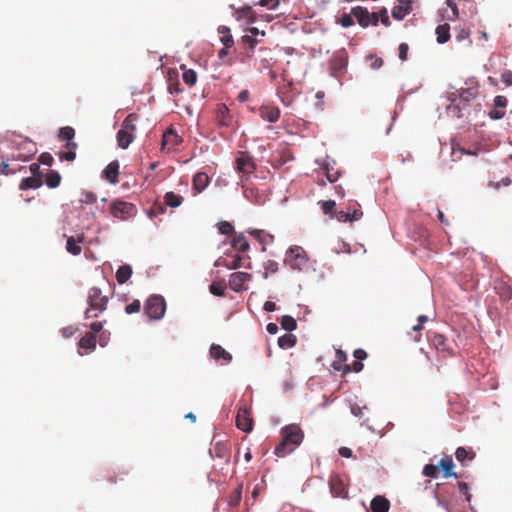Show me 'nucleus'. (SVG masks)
Wrapping results in <instances>:
<instances>
[{
	"label": "nucleus",
	"instance_id": "1",
	"mask_svg": "<svg viewBox=\"0 0 512 512\" xmlns=\"http://www.w3.org/2000/svg\"><path fill=\"white\" fill-rule=\"evenodd\" d=\"M281 441L274 448L277 457H285L295 451L303 442L305 434L300 425L288 424L280 430Z\"/></svg>",
	"mask_w": 512,
	"mask_h": 512
},
{
	"label": "nucleus",
	"instance_id": "2",
	"mask_svg": "<svg viewBox=\"0 0 512 512\" xmlns=\"http://www.w3.org/2000/svg\"><path fill=\"white\" fill-rule=\"evenodd\" d=\"M109 297L103 294L100 287H91L87 293V305L84 312L85 319L99 317L108 307Z\"/></svg>",
	"mask_w": 512,
	"mask_h": 512
},
{
	"label": "nucleus",
	"instance_id": "3",
	"mask_svg": "<svg viewBox=\"0 0 512 512\" xmlns=\"http://www.w3.org/2000/svg\"><path fill=\"white\" fill-rule=\"evenodd\" d=\"M139 116L136 113H130L122 122L121 128L117 132V144L122 149H127L135 139L136 122Z\"/></svg>",
	"mask_w": 512,
	"mask_h": 512
},
{
	"label": "nucleus",
	"instance_id": "4",
	"mask_svg": "<svg viewBox=\"0 0 512 512\" xmlns=\"http://www.w3.org/2000/svg\"><path fill=\"white\" fill-rule=\"evenodd\" d=\"M285 264L291 269L303 271L309 266V260L305 250L300 246L291 247L285 256Z\"/></svg>",
	"mask_w": 512,
	"mask_h": 512
},
{
	"label": "nucleus",
	"instance_id": "5",
	"mask_svg": "<svg viewBox=\"0 0 512 512\" xmlns=\"http://www.w3.org/2000/svg\"><path fill=\"white\" fill-rule=\"evenodd\" d=\"M235 170L240 176L241 182L248 181L256 170V164L252 156L247 152H238L235 159Z\"/></svg>",
	"mask_w": 512,
	"mask_h": 512
},
{
	"label": "nucleus",
	"instance_id": "6",
	"mask_svg": "<svg viewBox=\"0 0 512 512\" xmlns=\"http://www.w3.org/2000/svg\"><path fill=\"white\" fill-rule=\"evenodd\" d=\"M166 302L160 295L150 296L144 304V312L151 320H159L164 316Z\"/></svg>",
	"mask_w": 512,
	"mask_h": 512
},
{
	"label": "nucleus",
	"instance_id": "7",
	"mask_svg": "<svg viewBox=\"0 0 512 512\" xmlns=\"http://www.w3.org/2000/svg\"><path fill=\"white\" fill-rule=\"evenodd\" d=\"M110 213L120 220H128L137 214V208L133 203L118 199L111 203Z\"/></svg>",
	"mask_w": 512,
	"mask_h": 512
},
{
	"label": "nucleus",
	"instance_id": "8",
	"mask_svg": "<svg viewBox=\"0 0 512 512\" xmlns=\"http://www.w3.org/2000/svg\"><path fill=\"white\" fill-rule=\"evenodd\" d=\"M37 152L36 144L29 139H20L15 142V152L11 158L15 160L28 161Z\"/></svg>",
	"mask_w": 512,
	"mask_h": 512
},
{
	"label": "nucleus",
	"instance_id": "9",
	"mask_svg": "<svg viewBox=\"0 0 512 512\" xmlns=\"http://www.w3.org/2000/svg\"><path fill=\"white\" fill-rule=\"evenodd\" d=\"M428 340L443 358L454 355L453 347L442 334L430 332L428 333Z\"/></svg>",
	"mask_w": 512,
	"mask_h": 512
},
{
	"label": "nucleus",
	"instance_id": "10",
	"mask_svg": "<svg viewBox=\"0 0 512 512\" xmlns=\"http://www.w3.org/2000/svg\"><path fill=\"white\" fill-rule=\"evenodd\" d=\"M348 64V54L345 49L336 51L330 59V69L334 77H340Z\"/></svg>",
	"mask_w": 512,
	"mask_h": 512
},
{
	"label": "nucleus",
	"instance_id": "11",
	"mask_svg": "<svg viewBox=\"0 0 512 512\" xmlns=\"http://www.w3.org/2000/svg\"><path fill=\"white\" fill-rule=\"evenodd\" d=\"M352 15L357 19L359 25L364 28L368 27L369 25L377 26L379 22L377 13H370L367 8L362 6H356L352 8Z\"/></svg>",
	"mask_w": 512,
	"mask_h": 512
},
{
	"label": "nucleus",
	"instance_id": "12",
	"mask_svg": "<svg viewBox=\"0 0 512 512\" xmlns=\"http://www.w3.org/2000/svg\"><path fill=\"white\" fill-rule=\"evenodd\" d=\"M212 458L221 460L228 465L231 460V449L225 442H216L209 451Z\"/></svg>",
	"mask_w": 512,
	"mask_h": 512
},
{
	"label": "nucleus",
	"instance_id": "13",
	"mask_svg": "<svg viewBox=\"0 0 512 512\" xmlns=\"http://www.w3.org/2000/svg\"><path fill=\"white\" fill-rule=\"evenodd\" d=\"M251 280V275L246 272H234L229 276V287L236 291L240 292L245 288V284Z\"/></svg>",
	"mask_w": 512,
	"mask_h": 512
},
{
	"label": "nucleus",
	"instance_id": "14",
	"mask_svg": "<svg viewBox=\"0 0 512 512\" xmlns=\"http://www.w3.org/2000/svg\"><path fill=\"white\" fill-rule=\"evenodd\" d=\"M330 491L333 496L346 497L348 490L345 481L339 475H332L329 480Z\"/></svg>",
	"mask_w": 512,
	"mask_h": 512
},
{
	"label": "nucleus",
	"instance_id": "15",
	"mask_svg": "<svg viewBox=\"0 0 512 512\" xmlns=\"http://www.w3.org/2000/svg\"><path fill=\"white\" fill-rule=\"evenodd\" d=\"M354 206H358V208L349 207L347 211H338L336 213L337 220L340 222H353L361 219L363 212L361 211L360 206L356 202L354 203Z\"/></svg>",
	"mask_w": 512,
	"mask_h": 512
},
{
	"label": "nucleus",
	"instance_id": "16",
	"mask_svg": "<svg viewBox=\"0 0 512 512\" xmlns=\"http://www.w3.org/2000/svg\"><path fill=\"white\" fill-rule=\"evenodd\" d=\"M236 426L244 432H251L253 429V419L247 409H239L236 416Z\"/></svg>",
	"mask_w": 512,
	"mask_h": 512
},
{
	"label": "nucleus",
	"instance_id": "17",
	"mask_svg": "<svg viewBox=\"0 0 512 512\" xmlns=\"http://www.w3.org/2000/svg\"><path fill=\"white\" fill-rule=\"evenodd\" d=\"M261 118L269 123H275L280 118V109L277 106L264 104L259 109Z\"/></svg>",
	"mask_w": 512,
	"mask_h": 512
},
{
	"label": "nucleus",
	"instance_id": "18",
	"mask_svg": "<svg viewBox=\"0 0 512 512\" xmlns=\"http://www.w3.org/2000/svg\"><path fill=\"white\" fill-rule=\"evenodd\" d=\"M215 121L219 127H229L232 124V116L229 109L224 104L217 105L215 111Z\"/></svg>",
	"mask_w": 512,
	"mask_h": 512
},
{
	"label": "nucleus",
	"instance_id": "19",
	"mask_svg": "<svg viewBox=\"0 0 512 512\" xmlns=\"http://www.w3.org/2000/svg\"><path fill=\"white\" fill-rule=\"evenodd\" d=\"M243 193L247 200L255 204H263L266 201V196L264 193H261L256 187L242 184Z\"/></svg>",
	"mask_w": 512,
	"mask_h": 512
},
{
	"label": "nucleus",
	"instance_id": "20",
	"mask_svg": "<svg viewBox=\"0 0 512 512\" xmlns=\"http://www.w3.org/2000/svg\"><path fill=\"white\" fill-rule=\"evenodd\" d=\"M119 162L114 160L110 162L103 170L102 177L110 184H117L119 182Z\"/></svg>",
	"mask_w": 512,
	"mask_h": 512
},
{
	"label": "nucleus",
	"instance_id": "21",
	"mask_svg": "<svg viewBox=\"0 0 512 512\" xmlns=\"http://www.w3.org/2000/svg\"><path fill=\"white\" fill-rule=\"evenodd\" d=\"M412 10L411 0H398V4L392 8V17L396 20H403Z\"/></svg>",
	"mask_w": 512,
	"mask_h": 512
},
{
	"label": "nucleus",
	"instance_id": "22",
	"mask_svg": "<svg viewBox=\"0 0 512 512\" xmlns=\"http://www.w3.org/2000/svg\"><path fill=\"white\" fill-rule=\"evenodd\" d=\"M182 142V138L173 129H167L162 138V149H174Z\"/></svg>",
	"mask_w": 512,
	"mask_h": 512
},
{
	"label": "nucleus",
	"instance_id": "23",
	"mask_svg": "<svg viewBox=\"0 0 512 512\" xmlns=\"http://www.w3.org/2000/svg\"><path fill=\"white\" fill-rule=\"evenodd\" d=\"M210 356L216 361L222 360L224 364H228L232 361V355L218 344L211 345Z\"/></svg>",
	"mask_w": 512,
	"mask_h": 512
},
{
	"label": "nucleus",
	"instance_id": "24",
	"mask_svg": "<svg viewBox=\"0 0 512 512\" xmlns=\"http://www.w3.org/2000/svg\"><path fill=\"white\" fill-rule=\"evenodd\" d=\"M370 508L372 512H388L390 502L386 497L378 495L372 499Z\"/></svg>",
	"mask_w": 512,
	"mask_h": 512
},
{
	"label": "nucleus",
	"instance_id": "25",
	"mask_svg": "<svg viewBox=\"0 0 512 512\" xmlns=\"http://www.w3.org/2000/svg\"><path fill=\"white\" fill-rule=\"evenodd\" d=\"M209 182H210V178L206 173L198 172L193 177V189L197 193H200L208 186Z\"/></svg>",
	"mask_w": 512,
	"mask_h": 512
},
{
	"label": "nucleus",
	"instance_id": "26",
	"mask_svg": "<svg viewBox=\"0 0 512 512\" xmlns=\"http://www.w3.org/2000/svg\"><path fill=\"white\" fill-rule=\"evenodd\" d=\"M231 246L238 252H246L249 249V242L242 233L234 234L231 240Z\"/></svg>",
	"mask_w": 512,
	"mask_h": 512
},
{
	"label": "nucleus",
	"instance_id": "27",
	"mask_svg": "<svg viewBox=\"0 0 512 512\" xmlns=\"http://www.w3.org/2000/svg\"><path fill=\"white\" fill-rule=\"evenodd\" d=\"M80 349L93 351L96 348V336L93 332H87L79 341Z\"/></svg>",
	"mask_w": 512,
	"mask_h": 512
},
{
	"label": "nucleus",
	"instance_id": "28",
	"mask_svg": "<svg viewBox=\"0 0 512 512\" xmlns=\"http://www.w3.org/2000/svg\"><path fill=\"white\" fill-rule=\"evenodd\" d=\"M42 185V178L38 176H31L23 178L20 182L19 188L21 190L37 189Z\"/></svg>",
	"mask_w": 512,
	"mask_h": 512
},
{
	"label": "nucleus",
	"instance_id": "29",
	"mask_svg": "<svg viewBox=\"0 0 512 512\" xmlns=\"http://www.w3.org/2000/svg\"><path fill=\"white\" fill-rule=\"evenodd\" d=\"M84 239V236L81 235L80 237H78V239L76 240L74 237H68L67 238V242H66V250L67 252H69L70 254L74 255V256H77L81 253L82 249H81V246L79 245V243H81Z\"/></svg>",
	"mask_w": 512,
	"mask_h": 512
},
{
	"label": "nucleus",
	"instance_id": "30",
	"mask_svg": "<svg viewBox=\"0 0 512 512\" xmlns=\"http://www.w3.org/2000/svg\"><path fill=\"white\" fill-rule=\"evenodd\" d=\"M132 276V268L130 265L124 264L116 271V280L119 284H124Z\"/></svg>",
	"mask_w": 512,
	"mask_h": 512
},
{
	"label": "nucleus",
	"instance_id": "31",
	"mask_svg": "<svg viewBox=\"0 0 512 512\" xmlns=\"http://www.w3.org/2000/svg\"><path fill=\"white\" fill-rule=\"evenodd\" d=\"M439 466L443 471V475L446 478L449 477H457V475L452 471L454 467V463L451 457H446L440 460Z\"/></svg>",
	"mask_w": 512,
	"mask_h": 512
},
{
	"label": "nucleus",
	"instance_id": "32",
	"mask_svg": "<svg viewBox=\"0 0 512 512\" xmlns=\"http://www.w3.org/2000/svg\"><path fill=\"white\" fill-rule=\"evenodd\" d=\"M241 262H242V257L237 254V255L233 256L231 260H220V259L217 260L215 262V266L223 265L227 269L234 270V269L241 267V265H242Z\"/></svg>",
	"mask_w": 512,
	"mask_h": 512
},
{
	"label": "nucleus",
	"instance_id": "33",
	"mask_svg": "<svg viewBox=\"0 0 512 512\" xmlns=\"http://www.w3.org/2000/svg\"><path fill=\"white\" fill-rule=\"evenodd\" d=\"M219 34H221L220 41L226 48H231L234 45L233 37L230 33V29L227 26H219Z\"/></svg>",
	"mask_w": 512,
	"mask_h": 512
},
{
	"label": "nucleus",
	"instance_id": "34",
	"mask_svg": "<svg viewBox=\"0 0 512 512\" xmlns=\"http://www.w3.org/2000/svg\"><path fill=\"white\" fill-rule=\"evenodd\" d=\"M435 32L437 42L440 44L446 43L450 39V26L447 23L437 26Z\"/></svg>",
	"mask_w": 512,
	"mask_h": 512
},
{
	"label": "nucleus",
	"instance_id": "35",
	"mask_svg": "<svg viewBox=\"0 0 512 512\" xmlns=\"http://www.w3.org/2000/svg\"><path fill=\"white\" fill-rule=\"evenodd\" d=\"M297 338L291 333H286L278 338V345L282 349L292 348L296 345Z\"/></svg>",
	"mask_w": 512,
	"mask_h": 512
},
{
	"label": "nucleus",
	"instance_id": "36",
	"mask_svg": "<svg viewBox=\"0 0 512 512\" xmlns=\"http://www.w3.org/2000/svg\"><path fill=\"white\" fill-rule=\"evenodd\" d=\"M183 197L174 192H167L164 196V204L176 208L182 204Z\"/></svg>",
	"mask_w": 512,
	"mask_h": 512
},
{
	"label": "nucleus",
	"instance_id": "37",
	"mask_svg": "<svg viewBox=\"0 0 512 512\" xmlns=\"http://www.w3.org/2000/svg\"><path fill=\"white\" fill-rule=\"evenodd\" d=\"M242 489H243V484L240 483L235 488V490L233 492H231V494L228 496L229 506L237 507L240 504L241 498H242Z\"/></svg>",
	"mask_w": 512,
	"mask_h": 512
},
{
	"label": "nucleus",
	"instance_id": "38",
	"mask_svg": "<svg viewBox=\"0 0 512 512\" xmlns=\"http://www.w3.org/2000/svg\"><path fill=\"white\" fill-rule=\"evenodd\" d=\"M456 459L464 463L465 460H473L476 456L475 452L472 449L467 450L464 447H458L455 452Z\"/></svg>",
	"mask_w": 512,
	"mask_h": 512
},
{
	"label": "nucleus",
	"instance_id": "39",
	"mask_svg": "<svg viewBox=\"0 0 512 512\" xmlns=\"http://www.w3.org/2000/svg\"><path fill=\"white\" fill-rule=\"evenodd\" d=\"M61 176L55 170H50L45 177V183L49 188H56L60 185Z\"/></svg>",
	"mask_w": 512,
	"mask_h": 512
},
{
	"label": "nucleus",
	"instance_id": "40",
	"mask_svg": "<svg viewBox=\"0 0 512 512\" xmlns=\"http://www.w3.org/2000/svg\"><path fill=\"white\" fill-rule=\"evenodd\" d=\"M242 42L244 44L248 45V49L246 51V56L249 58L252 57V55L254 53V49L258 43L257 38L250 36L249 34H246V35L242 36Z\"/></svg>",
	"mask_w": 512,
	"mask_h": 512
},
{
	"label": "nucleus",
	"instance_id": "41",
	"mask_svg": "<svg viewBox=\"0 0 512 512\" xmlns=\"http://www.w3.org/2000/svg\"><path fill=\"white\" fill-rule=\"evenodd\" d=\"M497 294L504 301H508L511 299L512 291L511 288L505 283H499L495 286Z\"/></svg>",
	"mask_w": 512,
	"mask_h": 512
},
{
	"label": "nucleus",
	"instance_id": "42",
	"mask_svg": "<svg viewBox=\"0 0 512 512\" xmlns=\"http://www.w3.org/2000/svg\"><path fill=\"white\" fill-rule=\"evenodd\" d=\"M280 324L282 328L288 332H291L297 328L296 320L289 315H285L281 317Z\"/></svg>",
	"mask_w": 512,
	"mask_h": 512
},
{
	"label": "nucleus",
	"instance_id": "43",
	"mask_svg": "<svg viewBox=\"0 0 512 512\" xmlns=\"http://www.w3.org/2000/svg\"><path fill=\"white\" fill-rule=\"evenodd\" d=\"M226 290L225 282H212L209 286V291L215 296H224Z\"/></svg>",
	"mask_w": 512,
	"mask_h": 512
},
{
	"label": "nucleus",
	"instance_id": "44",
	"mask_svg": "<svg viewBox=\"0 0 512 512\" xmlns=\"http://www.w3.org/2000/svg\"><path fill=\"white\" fill-rule=\"evenodd\" d=\"M75 136V130L70 126H65L59 130V139L62 141H71Z\"/></svg>",
	"mask_w": 512,
	"mask_h": 512
},
{
	"label": "nucleus",
	"instance_id": "45",
	"mask_svg": "<svg viewBox=\"0 0 512 512\" xmlns=\"http://www.w3.org/2000/svg\"><path fill=\"white\" fill-rule=\"evenodd\" d=\"M182 78H183V81L189 85V86H193L196 84L197 82V74L194 70L192 69H186L184 70L183 74H182Z\"/></svg>",
	"mask_w": 512,
	"mask_h": 512
},
{
	"label": "nucleus",
	"instance_id": "46",
	"mask_svg": "<svg viewBox=\"0 0 512 512\" xmlns=\"http://www.w3.org/2000/svg\"><path fill=\"white\" fill-rule=\"evenodd\" d=\"M251 235H253L256 239L259 240L260 243H262L264 245L273 241V236L265 233L262 230L252 231Z\"/></svg>",
	"mask_w": 512,
	"mask_h": 512
},
{
	"label": "nucleus",
	"instance_id": "47",
	"mask_svg": "<svg viewBox=\"0 0 512 512\" xmlns=\"http://www.w3.org/2000/svg\"><path fill=\"white\" fill-rule=\"evenodd\" d=\"M261 52L265 55L260 59L259 70L263 71L264 69H269L271 67V57H268L269 49L261 48Z\"/></svg>",
	"mask_w": 512,
	"mask_h": 512
},
{
	"label": "nucleus",
	"instance_id": "48",
	"mask_svg": "<svg viewBox=\"0 0 512 512\" xmlns=\"http://www.w3.org/2000/svg\"><path fill=\"white\" fill-rule=\"evenodd\" d=\"M218 230L221 234L231 235L234 233V227L227 221H221L218 223Z\"/></svg>",
	"mask_w": 512,
	"mask_h": 512
},
{
	"label": "nucleus",
	"instance_id": "49",
	"mask_svg": "<svg viewBox=\"0 0 512 512\" xmlns=\"http://www.w3.org/2000/svg\"><path fill=\"white\" fill-rule=\"evenodd\" d=\"M321 208L324 214L326 215H333L334 214V208L336 206L335 201L328 200V201H321Z\"/></svg>",
	"mask_w": 512,
	"mask_h": 512
},
{
	"label": "nucleus",
	"instance_id": "50",
	"mask_svg": "<svg viewBox=\"0 0 512 512\" xmlns=\"http://www.w3.org/2000/svg\"><path fill=\"white\" fill-rule=\"evenodd\" d=\"M446 5L451 9V15L447 16V19L454 21L459 17V10L457 4L453 0H447Z\"/></svg>",
	"mask_w": 512,
	"mask_h": 512
},
{
	"label": "nucleus",
	"instance_id": "51",
	"mask_svg": "<svg viewBox=\"0 0 512 512\" xmlns=\"http://www.w3.org/2000/svg\"><path fill=\"white\" fill-rule=\"evenodd\" d=\"M352 12L350 14L344 13L338 20V23H340L344 28H349L354 25V19H353Z\"/></svg>",
	"mask_w": 512,
	"mask_h": 512
},
{
	"label": "nucleus",
	"instance_id": "52",
	"mask_svg": "<svg viewBox=\"0 0 512 512\" xmlns=\"http://www.w3.org/2000/svg\"><path fill=\"white\" fill-rule=\"evenodd\" d=\"M423 474L427 477L436 478L438 475V467L434 464H426L423 468Z\"/></svg>",
	"mask_w": 512,
	"mask_h": 512
},
{
	"label": "nucleus",
	"instance_id": "53",
	"mask_svg": "<svg viewBox=\"0 0 512 512\" xmlns=\"http://www.w3.org/2000/svg\"><path fill=\"white\" fill-rule=\"evenodd\" d=\"M477 95V91L474 88H468L463 90L460 93V98L463 101L469 102L470 100L474 99Z\"/></svg>",
	"mask_w": 512,
	"mask_h": 512
},
{
	"label": "nucleus",
	"instance_id": "54",
	"mask_svg": "<svg viewBox=\"0 0 512 512\" xmlns=\"http://www.w3.org/2000/svg\"><path fill=\"white\" fill-rule=\"evenodd\" d=\"M325 174L329 182L333 183L337 181L340 177V172L337 170H334L333 168H329L328 166L325 167Z\"/></svg>",
	"mask_w": 512,
	"mask_h": 512
},
{
	"label": "nucleus",
	"instance_id": "55",
	"mask_svg": "<svg viewBox=\"0 0 512 512\" xmlns=\"http://www.w3.org/2000/svg\"><path fill=\"white\" fill-rule=\"evenodd\" d=\"M141 309V303L139 300H134L133 302H131L130 304L126 305L125 307V312L127 314H133V313H138Z\"/></svg>",
	"mask_w": 512,
	"mask_h": 512
},
{
	"label": "nucleus",
	"instance_id": "56",
	"mask_svg": "<svg viewBox=\"0 0 512 512\" xmlns=\"http://www.w3.org/2000/svg\"><path fill=\"white\" fill-rule=\"evenodd\" d=\"M265 274L264 277L267 278L269 273H276L278 271V263L273 260H268L265 263Z\"/></svg>",
	"mask_w": 512,
	"mask_h": 512
},
{
	"label": "nucleus",
	"instance_id": "57",
	"mask_svg": "<svg viewBox=\"0 0 512 512\" xmlns=\"http://www.w3.org/2000/svg\"><path fill=\"white\" fill-rule=\"evenodd\" d=\"M253 10L250 7L241 8L238 10L239 18H248L250 22H253Z\"/></svg>",
	"mask_w": 512,
	"mask_h": 512
},
{
	"label": "nucleus",
	"instance_id": "58",
	"mask_svg": "<svg viewBox=\"0 0 512 512\" xmlns=\"http://www.w3.org/2000/svg\"><path fill=\"white\" fill-rule=\"evenodd\" d=\"M97 201V196L93 192L82 193L81 202L85 204H93Z\"/></svg>",
	"mask_w": 512,
	"mask_h": 512
},
{
	"label": "nucleus",
	"instance_id": "59",
	"mask_svg": "<svg viewBox=\"0 0 512 512\" xmlns=\"http://www.w3.org/2000/svg\"><path fill=\"white\" fill-rule=\"evenodd\" d=\"M38 161L40 164L51 166L54 159L50 153L44 152L39 156Z\"/></svg>",
	"mask_w": 512,
	"mask_h": 512
},
{
	"label": "nucleus",
	"instance_id": "60",
	"mask_svg": "<svg viewBox=\"0 0 512 512\" xmlns=\"http://www.w3.org/2000/svg\"><path fill=\"white\" fill-rule=\"evenodd\" d=\"M168 90L172 95H178L181 93L180 83L178 80H170Z\"/></svg>",
	"mask_w": 512,
	"mask_h": 512
},
{
	"label": "nucleus",
	"instance_id": "61",
	"mask_svg": "<svg viewBox=\"0 0 512 512\" xmlns=\"http://www.w3.org/2000/svg\"><path fill=\"white\" fill-rule=\"evenodd\" d=\"M58 156L61 161H73L76 158V152L74 151H60Z\"/></svg>",
	"mask_w": 512,
	"mask_h": 512
},
{
	"label": "nucleus",
	"instance_id": "62",
	"mask_svg": "<svg viewBox=\"0 0 512 512\" xmlns=\"http://www.w3.org/2000/svg\"><path fill=\"white\" fill-rule=\"evenodd\" d=\"M469 35H470V31L468 29H466V28H459L457 30V34H456L455 38H456V40L458 42H462V41L468 39Z\"/></svg>",
	"mask_w": 512,
	"mask_h": 512
},
{
	"label": "nucleus",
	"instance_id": "63",
	"mask_svg": "<svg viewBox=\"0 0 512 512\" xmlns=\"http://www.w3.org/2000/svg\"><path fill=\"white\" fill-rule=\"evenodd\" d=\"M378 14L379 20H381L382 24L385 26H390L391 22L388 16V12L386 8H382Z\"/></svg>",
	"mask_w": 512,
	"mask_h": 512
},
{
	"label": "nucleus",
	"instance_id": "64",
	"mask_svg": "<svg viewBox=\"0 0 512 512\" xmlns=\"http://www.w3.org/2000/svg\"><path fill=\"white\" fill-rule=\"evenodd\" d=\"M501 81L505 83L507 86H512V71L505 70L501 74Z\"/></svg>",
	"mask_w": 512,
	"mask_h": 512
}]
</instances>
